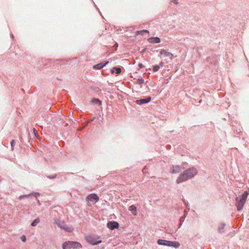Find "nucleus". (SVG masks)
Segmentation results:
<instances>
[{"label": "nucleus", "mask_w": 249, "mask_h": 249, "mask_svg": "<svg viewBox=\"0 0 249 249\" xmlns=\"http://www.w3.org/2000/svg\"><path fill=\"white\" fill-rule=\"evenodd\" d=\"M171 76L169 77L168 79H171Z\"/></svg>", "instance_id": "nucleus-37"}, {"label": "nucleus", "mask_w": 249, "mask_h": 249, "mask_svg": "<svg viewBox=\"0 0 249 249\" xmlns=\"http://www.w3.org/2000/svg\"><path fill=\"white\" fill-rule=\"evenodd\" d=\"M15 143H16L15 141L14 140H12V141L11 142V145L12 150H13V147H14Z\"/></svg>", "instance_id": "nucleus-26"}, {"label": "nucleus", "mask_w": 249, "mask_h": 249, "mask_svg": "<svg viewBox=\"0 0 249 249\" xmlns=\"http://www.w3.org/2000/svg\"><path fill=\"white\" fill-rule=\"evenodd\" d=\"M147 169V166H145V167L142 170V172L143 173H146V170Z\"/></svg>", "instance_id": "nucleus-29"}, {"label": "nucleus", "mask_w": 249, "mask_h": 249, "mask_svg": "<svg viewBox=\"0 0 249 249\" xmlns=\"http://www.w3.org/2000/svg\"><path fill=\"white\" fill-rule=\"evenodd\" d=\"M87 241L92 245H97L102 242V240L96 241L95 239L91 236L88 237Z\"/></svg>", "instance_id": "nucleus-9"}, {"label": "nucleus", "mask_w": 249, "mask_h": 249, "mask_svg": "<svg viewBox=\"0 0 249 249\" xmlns=\"http://www.w3.org/2000/svg\"><path fill=\"white\" fill-rule=\"evenodd\" d=\"M148 41L151 43H158L160 41V39L158 37H151L148 39Z\"/></svg>", "instance_id": "nucleus-12"}, {"label": "nucleus", "mask_w": 249, "mask_h": 249, "mask_svg": "<svg viewBox=\"0 0 249 249\" xmlns=\"http://www.w3.org/2000/svg\"><path fill=\"white\" fill-rule=\"evenodd\" d=\"M145 31H147V32H142V35H143V33H149V31L147 30H145Z\"/></svg>", "instance_id": "nucleus-33"}, {"label": "nucleus", "mask_w": 249, "mask_h": 249, "mask_svg": "<svg viewBox=\"0 0 249 249\" xmlns=\"http://www.w3.org/2000/svg\"><path fill=\"white\" fill-rule=\"evenodd\" d=\"M189 178H190L189 177H188V176H187V174L185 171L183 174L179 175L177 180V182L178 183H179L183 181H186Z\"/></svg>", "instance_id": "nucleus-8"}, {"label": "nucleus", "mask_w": 249, "mask_h": 249, "mask_svg": "<svg viewBox=\"0 0 249 249\" xmlns=\"http://www.w3.org/2000/svg\"><path fill=\"white\" fill-rule=\"evenodd\" d=\"M248 195V193L247 191H245L241 196L236 198V205L238 211H240L242 209L245 204Z\"/></svg>", "instance_id": "nucleus-1"}, {"label": "nucleus", "mask_w": 249, "mask_h": 249, "mask_svg": "<svg viewBox=\"0 0 249 249\" xmlns=\"http://www.w3.org/2000/svg\"><path fill=\"white\" fill-rule=\"evenodd\" d=\"M163 62H161L160 63V66H163Z\"/></svg>", "instance_id": "nucleus-35"}, {"label": "nucleus", "mask_w": 249, "mask_h": 249, "mask_svg": "<svg viewBox=\"0 0 249 249\" xmlns=\"http://www.w3.org/2000/svg\"><path fill=\"white\" fill-rule=\"evenodd\" d=\"M160 54L162 55H163L164 56H169L171 54L170 52H168L164 50H161L160 51Z\"/></svg>", "instance_id": "nucleus-17"}, {"label": "nucleus", "mask_w": 249, "mask_h": 249, "mask_svg": "<svg viewBox=\"0 0 249 249\" xmlns=\"http://www.w3.org/2000/svg\"><path fill=\"white\" fill-rule=\"evenodd\" d=\"M10 36H11V37L12 38H14V36H13L12 33H11Z\"/></svg>", "instance_id": "nucleus-34"}, {"label": "nucleus", "mask_w": 249, "mask_h": 249, "mask_svg": "<svg viewBox=\"0 0 249 249\" xmlns=\"http://www.w3.org/2000/svg\"><path fill=\"white\" fill-rule=\"evenodd\" d=\"M157 243L159 245H164L171 247V241H167L160 239L158 240Z\"/></svg>", "instance_id": "nucleus-10"}, {"label": "nucleus", "mask_w": 249, "mask_h": 249, "mask_svg": "<svg viewBox=\"0 0 249 249\" xmlns=\"http://www.w3.org/2000/svg\"><path fill=\"white\" fill-rule=\"evenodd\" d=\"M142 32H146V31L145 30H142L141 31H137L135 32V35L137 36L140 34H141L142 35Z\"/></svg>", "instance_id": "nucleus-24"}, {"label": "nucleus", "mask_w": 249, "mask_h": 249, "mask_svg": "<svg viewBox=\"0 0 249 249\" xmlns=\"http://www.w3.org/2000/svg\"><path fill=\"white\" fill-rule=\"evenodd\" d=\"M63 249H78L82 248L81 244L76 241H68L63 243Z\"/></svg>", "instance_id": "nucleus-2"}, {"label": "nucleus", "mask_w": 249, "mask_h": 249, "mask_svg": "<svg viewBox=\"0 0 249 249\" xmlns=\"http://www.w3.org/2000/svg\"><path fill=\"white\" fill-rule=\"evenodd\" d=\"M94 118H93L91 119L89 121V122H92V121H93L94 120Z\"/></svg>", "instance_id": "nucleus-36"}, {"label": "nucleus", "mask_w": 249, "mask_h": 249, "mask_svg": "<svg viewBox=\"0 0 249 249\" xmlns=\"http://www.w3.org/2000/svg\"><path fill=\"white\" fill-rule=\"evenodd\" d=\"M172 2H174L176 4H177L178 3L177 0H172Z\"/></svg>", "instance_id": "nucleus-32"}, {"label": "nucleus", "mask_w": 249, "mask_h": 249, "mask_svg": "<svg viewBox=\"0 0 249 249\" xmlns=\"http://www.w3.org/2000/svg\"><path fill=\"white\" fill-rule=\"evenodd\" d=\"M139 68L141 69V68H143V67H144V66L143 65V64H142V63H139Z\"/></svg>", "instance_id": "nucleus-30"}, {"label": "nucleus", "mask_w": 249, "mask_h": 249, "mask_svg": "<svg viewBox=\"0 0 249 249\" xmlns=\"http://www.w3.org/2000/svg\"><path fill=\"white\" fill-rule=\"evenodd\" d=\"M181 170V168L178 165H176L173 166V169H172V173H179Z\"/></svg>", "instance_id": "nucleus-15"}, {"label": "nucleus", "mask_w": 249, "mask_h": 249, "mask_svg": "<svg viewBox=\"0 0 249 249\" xmlns=\"http://www.w3.org/2000/svg\"><path fill=\"white\" fill-rule=\"evenodd\" d=\"M128 210L129 211L131 212V213L133 214H134V215L136 214L137 208L135 206H134L133 205L130 206L129 207Z\"/></svg>", "instance_id": "nucleus-14"}, {"label": "nucleus", "mask_w": 249, "mask_h": 249, "mask_svg": "<svg viewBox=\"0 0 249 249\" xmlns=\"http://www.w3.org/2000/svg\"><path fill=\"white\" fill-rule=\"evenodd\" d=\"M143 83H144V80L142 78H141L140 79H138L136 83L139 85H141Z\"/></svg>", "instance_id": "nucleus-21"}, {"label": "nucleus", "mask_w": 249, "mask_h": 249, "mask_svg": "<svg viewBox=\"0 0 249 249\" xmlns=\"http://www.w3.org/2000/svg\"><path fill=\"white\" fill-rule=\"evenodd\" d=\"M56 177H57V174H54V175H52V176H47V178H49V179H53V178H56Z\"/></svg>", "instance_id": "nucleus-25"}, {"label": "nucleus", "mask_w": 249, "mask_h": 249, "mask_svg": "<svg viewBox=\"0 0 249 249\" xmlns=\"http://www.w3.org/2000/svg\"><path fill=\"white\" fill-rule=\"evenodd\" d=\"M187 176L189 177L190 178L194 177L197 173V170L195 168H189L185 171Z\"/></svg>", "instance_id": "nucleus-5"}, {"label": "nucleus", "mask_w": 249, "mask_h": 249, "mask_svg": "<svg viewBox=\"0 0 249 249\" xmlns=\"http://www.w3.org/2000/svg\"><path fill=\"white\" fill-rule=\"evenodd\" d=\"M91 102L93 104H97L98 106L102 105V101L98 98H92L91 99Z\"/></svg>", "instance_id": "nucleus-16"}, {"label": "nucleus", "mask_w": 249, "mask_h": 249, "mask_svg": "<svg viewBox=\"0 0 249 249\" xmlns=\"http://www.w3.org/2000/svg\"><path fill=\"white\" fill-rule=\"evenodd\" d=\"M110 72L112 74H113L115 72L114 67L111 70Z\"/></svg>", "instance_id": "nucleus-31"}, {"label": "nucleus", "mask_w": 249, "mask_h": 249, "mask_svg": "<svg viewBox=\"0 0 249 249\" xmlns=\"http://www.w3.org/2000/svg\"><path fill=\"white\" fill-rule=\"evenodd\" d=\"M225 227V224L224 223H221V225H220V226L218 228V231L219 232H221L222 231V230L223 229L224 227Z\"/></svg>", "instance_id": "nucleus-23"}, {"label": "nucleus", "mask_w": 249, "mask_h": 249, "mask_svg": "<svg viewBox=\"0 0 249 249\" xmlns=\"http://www.w3.org/2000/svg\"><path fill=\"white\" fill-rule=\"evenodd\" d=\"M54 223L61 229L64 230L69 232L72 231L71 228L69 227L64 221H61L59 219H55Z\"/></svg>", "instance_id": "nucleus-3"}, {"label": "nucleus", "mask_w": 249, "mask_h": 249, "mask_svg": "<svg viewBox=\"0 0 249 249\" xmlns=\"http://www.w3.org/2000/svg\"><path fill=\"white\" fill-rule=\"evenodd\" d=\"M180 246V244L178 242H172V247L178 248Z\"/></svg>", "instance_id": "nucleus-20"}, {"label": "nucleus", "mask_w": 249, "mask_h": 249, "mask_svg": "<svg viewBox=\"0 0 249 249\" xmlns=\"http://www.w3.org/2000/svg\"><path fill=\"white\" fill-rule=\"evenodd\" d=\"M109 62L108 61H104L99 64L94 65L93 68L96 69L100 70L104 66H106Z\"/></svg>", "instance_id": "nucleus-11"}, {"label": "nucleus", "mask_w": 249, "mask_h": 249, "mask_svg": "<svg viewBox=\"0 0 249 249\" xmlns=\"http://www.w3.org/2000/svg\"><path fill=\"white\" fill-rule=\"evenodd\" d=\"M31 195H34L35 196H39L40 195V194L39 193H37V192L32 193L31 194H29L28 195H21L19 197V199H23L25 198H27Z\"/></svg>", "instance_id": "nucleus-13"}, {"label": "nucleus", "mask_w": 249, "mask_h": 249, "mask_svg": "<svg viewBox=\"0 0 249 249\" xmlns=\"http://www.w3.org/2000/svg\"><path fill=\"white\" fill-rule=\"evenodd\" d=\"M107 227L110 230L118 229L119 227V223L114 221H109L107 224Z\"/></svg>", "instance_id": "nucleus-6"}, {"label": "nucleus", "mask_w": 249, "mask_h": 249, "mask_svg": "<svg viewBox=\"0 0 249 249\" xmlns=\"http://www.w3.org/2000/svg\"><path fill=\"white\" fill-rule=\"evenodd\" d=\"M21 239L22 241L25 242L26 241V236L25 235H22L21 238Z\"/></svg>", "instance_id": "nucleus-27"}, {"label": "nucleus", "mask_w": 249, "mask_h": 249, "mask_svg": "<svg viewBox=\"0 0 249 249\" xmlns=\"http://www.w3.org/2000/svg\"><path fill=\"white\" fill-rule=\"evenodd\" d=\"M114 69H115V73L117 75L121 73V68L115 67Z\"/></svg>", "instance_id": "nucleus-19"}, {"label": "nucleus", "mask_w": 249, "mask_h": 249, "mask_svg": "<svg viewBox=\"0 0 249 249\" xmlns=\"http://www.w3.org/2000/svg\"><path fill=\"white\" fill-rule=\"evenodd\" d=\"M160 69V66L158 65L153 66V70L154 71H157Z\"/></svg>", "instance_id": "nucleus-22"}, {"label": "nucleus", "mask_w": 249, "mask_h": 249, "mask_svg": "<svg viewBox=\"0 0 249 249\" xmlns=\"http://www.w3.org/2000/svg\"><path fill=\"white\" fill-rule=\"evenodd\" d=\"M151 100V97L150 96H148L145 98L140 99L139 100H137L135 101L136 104L137 105H141L144 104H146L149 103Z\"/></svg>", "instance_id": "nucleus-7"}, {"label": "nucleus", "mask_w": 249, "mask_h": 249, "mask_svg": "<svg viewBox=\"0 0 249 249\" xmlns=\"http://www.w3.org/2000/svg\"><path fill=\"white\" fill-rule=\"evenodd\" d=\"M40 221L39 218H37L35 219L32 223L31 226L33 227L36 226Z\"/></svg>", "instance_id": "nucleus-18"}, {"label": "nucleus", "mask_w": 249, "mask_h": 249, "mask_svg": "<svg viewBox=\"0 0 249 249\" xmlns=\"http://www.w3.org/2000/svg\"><path fill=\"white\" fill-rule=\"evenodd\" d=\"M86 200L88 202L89 205H91L98 202L99 200V197L96 194L92 193L86 197Z\"/></svg>", "instance_id": "nucleus-4"}, {"label": "nucleus", "mask_w": 249, "mask_h": 249, "mask_svg": "<svg viewBox=\"0 0 249 249\" xmlns=\"http://www.w3.org/2000/svg\"><path fill=\"white\" fill-rule=\"evenodd\" d=\"M74 174L73 173H71V172H67V173H63V175L64 176H66V175H73Z\"/></svg>", "instance_id": "nucleus-28"}]
</instances>
